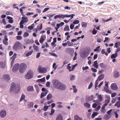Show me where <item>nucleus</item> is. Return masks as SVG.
I'll use <instances>...</instances> for the list:
<instances>
[{"mask_svg": "<svg viewBox=\"0 0 120 120\" xmlns=\"http://www.w3.org/2000/svg\"><path fill=\"white\" fill-rule=\"evenodd\" d=\"M14 89H15V92L16 93H18L20 91V86L18 85L16 86L14 82L12 83L11 84L10 91L11 92H12L14 91Z\"/></svg>", "mask_w": 120, "mask_h": 120, "instance_id": "obj_1", "label": "nucleus"}, {"mask_svg": "<svg viewBox=\"0 0 120 120\" xmlns=\"http://www.w3.org/2000/svg\"><path fill=\"white\" fill-rule=\"evenodd\" d=\"M23 45L21 43L18 41L15 42L13 47V49L14 50L17 51L19 49H22Z\"/></svg>", "mask_w": 120, "mask_h": 120, "instance_id": "obj_2", "label": "nucleus"}, {"mask_svg": "<svg viewBox=\"0 0 120 120\" xmlns=\"http://www.w3.org/2000/svg\"><path fill=\"white\" fill-rule=\"evenodd\" d=\"M53 86L54 87L57 89H59L61 83L58 80L55 79L52 81Z\"/></svg>", "mask_w": 120, "mask_h": 120, "instance_id": "obj_3", "label": "nucleus"}, {"mask_svg": "<svg viewBox=\"0 0 120 120\" xmlns=\"http://www.w3.org/2000/svg\"><path fill=\"white\" fill-rule=\"evenodd\" d=\"M27 68L26 64L24 63H22L20 65V68L19 69V72L21 73H23Z\"/></svg>", "mask_w": 120, "mask_h": 120, "instance_id": "obj_4", "label": "nucleus"}, {"mask_svg": "<svg viewBox=\"0 0 120 120\" xmlns=\"http://www.w3.org/2000/svg\"><path fill=\"white\" fill-rule=\"evenodd\" d=\"M33 76V72L31 70H30L26 75L25 78L27 79H30L32 78Z\"/></svg>", "mask_w": 120, "mask_h": 120, "instance_id": "obj_5", "label": "nucleus"}, {"mask_svg": "<svg viewBox=\"0 0 120 120\" xmlns=\"http://www.w3.org/2000/svg\"><path fill=\"white\" fill-rule=\"evenodd\" d=\"M38 69L40 73H46L47 71V70L45 68H42L41 66V65L38 66Z\"/></svg>", "mask_w": 120, "mask_h": 120, "instance_id": "obj_6", "label": "nucleus"}, {"mask_svg": "<svg viewBox=\"0 0 120 120\" xmlns=\"http://www.w3.org/2000/svg\"><path fill=\"white\" fill-rule=\"evenodd\" d=\"M19 66V64H17L15 65L12 69L13 72H15V71L18 70Z\"/></svg>", "mask_w": 120, "mask_h": 120, "instance_id": "obj_7", "label": "nucleus"}, {"mask_svg": "<svg viewBox=\"0 0 120 120\" xmlns=\"http://www.w3.org/2000/svg\"><path fill=\"white\" fill-rule=\"evenodd\" d=\"M111 89L113 90H116L118 89V87L117 85L115 83H112L111 86Z\"/></svg>", "mask_w": 120, "mask_h": 120, "instance_id": "obj_8", "label": "nucleus"}, {"mask_svg": "<svg viewBox=\"0 0 120 120\" xmlns=\"http://www.w3.org/2000/svg\"><path fill=\"white\" fill-rule=\"evenodd\" d=\"M59 87V90H64L66 89V86L65 85L61 83Z\"/></svg>", "mask_w": 120, "mask_h": 120, "instance_id": "obj_9", "label": "nucleus"}, {"mask_svg": "<svg viewBox=\"0 0 120 120\" xmlns=\"http://www.w3.org/2000/svg\"><path fill=\"white\" fill-rule=\"evenodd\" d=\"M7 36L6 35H5L4 36V39L3 40V42L4 44L5 45H8V43L7 41L8 40V39L7 38Z\"/></svg>", "mask_w": 120, "mask_h": 120, "instance_id": "obj_10", "label": "nucleus"}, {"mask_svg": "<svg viewBox=\"0 0 120 120\" xmlns=\"http://www.w3.org/2000/svg\"><path fill=\"white\" fill-rule=\"evenodd\" d=\"M22 19L21 21L23 23H26L28 21V20L27 17H22Z\"/></svg>", "mask_w": 120, "mask_h": 120, "instance_id": "obj_11", "label": "nucleus"}, {"mask_svg": "<svg viewBox=\"0 0 120 120\" xmlns=\"http://www.w3.org/2000/svg\"><path fill=\"white\" fill-rule=\"evenodd\" d=\"M64 15H63L59 14L58 15H56L55 16L54 18L55 19H56L58 18H62L63 19H64Z\"/></svg>", "mask_w": 120, "mask_h": 120, "instance_id": "obj_12", "label": "nucleus"}, {"mask_svg": "<svg viewBox=\"0 0 120 120\" xmlns=\"http://www.w3.org/2000/svg\"><path fill=\"white\" fill-rule=\"evenodd\" d=\"M56 120H63L62 115L61 114H58L56 118Z\"/></svg>", "mask_w": 120, "mask_h": 120, "instance_id": "obj_13", "label": "nucleus"}, {"mask_svg": "<svg viewBox=\"0 0 120 120\" xmlns=\"http://www.w3.org/2000/svg\"><path fill=\"white\" fill-rule=\"evenodd\" d=\"M1 116L2 117H5L6 115V112L5 111H2L0 112Z\"/></svg>", "mask_w": 120, "mask_h": 120, "instance_id": "obj_14", "label": "nucleus"}, {"mask_svg": "<svg viewBox=\"0 0 120 120\" xmlns=\"http://www.w3.org/2000/svg\"><path fill=\"white\" fill-rule=\"evenodd\" d=\"M106 105L105 104L103 105L101 109V112L102 113H105V106H106Z\"/></svg>", "mask_w": 120, "mask_h": 120, "instance_id": "obj_15", "label": "nucleus"}, {"mask_svg": "<svg viewBox=\"0 0 120 120\" xmlns=\"http://www.w3.org/2000/svg\"><path fill=\"white\" fill-rule=\"evenodd\" d=\"M45 39V35H42L39 41L41 43H43Z\"/></svg>", "mask_w": 120, "mask_h": 120, "instance_id": "obj_16", "label": "nucleus"}, {"mask_svg": "<svg viewBox=\"0 0 120 120\" xmlns=\"http://www.w3.org/2000/svg\"><path fill=\"white\" fill-rule=\"evenodd\" d=\"M120 76V74L119 72L117 71H115L114 72L113 74V76L115 78H117Z\"/></svg>", "mask_w": 120, "mask_h": 120, "instance_id": "obj_17", "label": "nucleus"}, {"mask_svg": "<svg viewBox=\"0 0 120 120\" xmlns=\"http://www.w3.org/2000/svg\"><path fill=\"white\" fill-rule=\"evenodd\" d=\"M94 98V95H91L90 96L86 98V100L88 101L92 100Z\"/></svg>", "mask_w": 120, "mask_h": 120, "instance_id": "obj_18", "label": "nucleus"}, {"mask_svg": "<svg viewBox=\"0 0 120 120\" xmlns=\"http://www.w3.org/2000/svg\"><path fill=\"white\" fill-rule=\"evenodd\" d=\"M3 78L7 80H10V79L9 76L8 75H4L3 76Z\"/></svg>", "mask_w": 120, "mask_h": 120, "instance_id": "obj_19", "label": "nucleus"}, {"mask_svg": "<svg viewBox=\"0 0 120 120\" xmlns=\"http://www.w3.org/2000/svg\"><path fill=\"white\" fill-rule=\"evenodd\" d=\"M75 15L74 14H72L71 15H64V18L65 17L68 18L71 17L70 19V20L71 19H72L73 17V16H75Z\"/></svg>", "mask_w": 120, "mask_h": 120, "instance_id": "obj_20", "label": "nucleus"}, {"mask_svg": "<svg viewBox=\"0 0 120 120\" xmlns=\"http://www.w3.org/2000/svg\"><path fill=\"white\" fill-rule=\"evenodd\" d=\"M48 92V91H46L45 92H42L41 94L40 98H42L43 97L45 96Z\"/></svg>", "mask_w": 120, "mask_h": 120, "instance_id": "obj_21", "label": "nucleus"}, {"mask_svg": "<svg viewBox=\"0 0 120 120\" xmlns=\"http://www.w3.org/2000/svg\"><path fill=\"white\" fill-rule=\"evenodd\" d=\"M92 66L96 68H98V65L97 61L96 60L94 62V64Z\"/></svg>", "mask_w": 120, "mask_h": 120, "instance_id": "obj_22", "label": "nucleus"}, {"mask_svg": "<svg viewBox=\"0 0 120 120\" xmlns=\"http://www.w3.org/2000/svg\"><path fill=\"white\" fill-rule=\"evenodd\" d=\"M75 120H82V119L79 117L77 115H75L74 116Z\"/></svg>", "mask_w": 120, "mask_h": 120, "instance_id": "obj_23", "label": "nucleus"}, {"mask_svg": "<svg viewBox=\"0 0 120 120\" xmlns=\"http://www.w3.org/2000/svg\"><path fill=\"white\" fill-rule=\"evenodd\" d=\"M104 75L103 74H101L98 77V79L99 80H101L103 79L104 78Z\"/></svg>", "mask_w": 120, "mask_h": 120, "instance_id": "obj_24", "label": "nucleus"}, {"mask_svg": "<svg viewBox=\"0 0 120 120\" xmlns=\"http://www.w3.org/2000/svg\"><path fill=\"white\" fill-rule=\"evenodd\" d=\"M28 91H33V87L32 86H28L27 89Z\"/></svg>", "mask_w": 120, "mask_h": 120, "instance_id": "obj_25", "label": "nucleus"}, {"mask_svg": "<svg viewBox=\"0 0 120 120\" xmlns=\"http://www.w3.org/2000/svg\"><path fill=\"white\" fill-rule=\"evenodd\" d=\"M5 67V64L2 61L0 62V67L2 68H4Z\"/></svg>", "mask_w": 120, "mask_h": 120, "instance_id": "obj_26", "label": "nucleus"}, {"mask_svg": "<svg viewBox=\"0 0 120 120\" xmlns=\"http://www.w3.org/2000/svg\"><path fill=\"white\" fill-rule=\"evenodd\" d=\"M118 56L117 53L115 52L114 54H112L111 56V58L112 59H113L114 58H116Z\"/></svg>", "mask_w": 120, "mask_h": 120, "instance_id": "obj_27", "label": "nucleus"}, {"mask_svg": "<svg viewBox=\"0 0 120 120\" xmlns=\"http://www.w3.org/2000/svg\"><path fill=\"white\" fill-rule=\"evenodd\" d=\"M34 104L33 102H30L28 104V107L29 108H31L33 107Z\"/></svg>", "mask_w": 120, "mask_h": 120, "instance_id": "obj_28", "label": "nucleus"}, {"mask_svg": "<svg viewBox=\"0 0 120 120\" xmlns=\"http://www.w3.org/2000/svg\"><path fill=\"white\" fill-rule=\"evenodd\" d=\"M40 27L38 28H37L36 29V32L37 33V30H40L42 29V23L40 24Z\"/></svg>", "mask_w": 120, "mask_h": 120, "instance_id": "obj_29", "label": "nucleus"}, {"mask_svg": "<svg viewBox=\"0 0 120 120\" xmlns=\"http://www.w3.org/2000/svg\"><path fill=\"white\" fill-rule=\"evenodd\" d=\"M88 56V55L87 54V53H82V54H81V56L82 58H85L87 57Z\"/></svg>", "mask_w": 120, "mask_h": 120, "instance_id": "obj_30", "label": "nucleus"}, {"mask_svg": "<svg viewBox=\"0 0 120 120\" xmlns=\"http://www.w3.org/2000/svg\"><path fill=\"white\" fill-rule=\"evenodd\" d=\"M111 117V115L106 114L104 117V119L105 120H107L109 118Z\"/></svg>", "mask_w": 120, "mask_h": 120, "instance_id": "obj_31", "label": "nucleus"}, {"mask_svg": "<svg viewBox=\"0 0 120 120\" xmlns=\"http://www.w3.org/2000/svg\"><path fill=\"white\" fill-rule=\"evenodd\" d=\"M115 106H117L118 108L120 107V101H118L115 104Z\"/></svg>", "mask_w": 120, "mask_h": 120, "instance_id": "obj_32", "label": "nucleus"}, {"mask_svg": "<svg viewBox=\"0 0 120 120\" xmlns=\"http://www.w3.org/2000/svg\"><path fill=\"white\" fill-rule=\"evenodd\" d=\"M98 113L97 112H94L93 113L92 115V118H94V117L95 116L97 115L98 114Z\"/></svg>", "mask_w": 120, "mask_h": 120, "instance_id": "obj_33", "label": "nucleus"}, {"mask_svg": "<svg viewBox=\"0 0 120 120\" xmlns=\"http://www.w3.org/2000/svg\"><path fill=\"white\" fill-rule=\"evenodd\" d=\"M52 97V95L51 94H49L47 96V99L48 100H50V99Z\"/></svg>", "mask_w": 120, "mask_h": 120, "instance_id": "obj_34", "label": "nucleus"}, {"mask_svg": "<svg viewBox=\"0 0 120 120\" xmlns=\"http://www.w3.org/2000/svg\"><path fill=\"white\" fill-rule=\"evenodd\" d=\"M33 50L30 51L29 52H28L26 54V56H28L30 55L32 53H33Z\"/></svg>", "mask_w": 120, "mask_h": 120, "instance_id": "obj_35", "label": "nucleus"}, {"mask_svg": "<svg viewBox=\"0 0 120 120\" xmlns=\"http://www.w3.org/2000/svg\"><path fill=\"white\" fill-rule=\"evenodd\" d=\"M25 95L23 94H22V95L21 98L20 99L19 101L20 102V101H22V100H23L24 99H25Z\"/></svg>", "mask_w": 120, "mask_h": 120, "instance_id": "obj_36", "label": "nucleus"}, {"mask_svg": "<svg viewBox=\"0 0 120 120\" xmlns=\"http://www.w3.org/2000/svg\"><path fill=\"white\" fill-rule=\"evenodd\" d=\"M71 67L69 66H68L67 67V68L68 69L69 71H72L74 70V69H73V67L72 66V68L71 69Z\"/></svg>", "mask_w": 120, "mask_h": 120, "instance_id": "obj_37", "label": "nucleus"}, {"mask_svg": "<svg viewBox=\"0 0 120 120\" xmlns=\"http://www.w3.org/2000/svg\"><path fill=\"white\" fill-rule=\"evenodd\" d=\"M101 52L102 54H105L106 56H107L108 55L107 53L105 51L104 49H102Z\"/></svg>", "mask_w": 120, "mask_h": 120, "instance_id": "obj_38", "label": "nucleus"}, {"mask_svg": "<svg viewBox=\"0 0 120 120\" xmlns=\"http://www.w3.org/2000/svg\"><path fill=\"white\" fill-rule=\"evenodd\" d=\"M84 105L86 107L88 108H90V105L88 103H84Z\"/></svg>", "mask_w": 120, "mask_h": 120, "instance_id": "obj_39", "label": "nucleus"}, {"mask_svg": "<svg viewBox=\"0 0 120 120\" xmlns=\"http://www.w3.org/2000/svg\"><path fill=\"white\" fill-rule=\"evenodd\" d=\"M104 91L107 93H111V92L110 90H109L108 89L105 87L104 88Z\"/></svg>", "mask_w": 120, "mask_h": 120, "instance_id": "obj_40", "label": "nucleus"}, {"mask_svg": "<svg viewBox=\"0 0 120 120\" xmlns=\"http://www.w3.org/2000/svg\"><path fill=\"white\" fill-rule=\"evenodd\" d=\"M100 46H99L97 47L95 49H94V51L95 52H99L101 50V49H99V48H100Z\"/></svg>", "mask_w": 120, "mask_h": 120, "instance_id": "obj_41", "label": "nucleus"}, {"mask_svg": "<svg viewBox=\"0 0 120 120\" xmlns=\"http://www.w3.org/2000/svg\"><path fill=\"white\" fill-rule=\"evenodd\" d=\"M33 48L34 50L36 51H38V46H36L35 45H34L33 46Z\"/></svg>", "mask_w": 120, "mask_h": 120, "instance_id": "obj_42", "label": "nucleus"}, {"mask_svg": "<svg viewBox=\"0 0 120 120\" xmlns=\"http://www.w3.org/2000/svg\"><path fill=\"white\" fill-rule=\"evenodd\" d=\"M98 101H101L102 100V97L101 95H99L98 96Z\"/></svg>", "mask_w": 120, "mask_h": 120, "instance_id": "obj_43", "label": "nucleus"}, {"mask_svg": "<svg viewBox=\"0 0 120 120\" xmlns=\"http://www.w3.org/2000/svg\"><path fill=\"white\" fill-rule=\"evenodd\" d=\"M58 67L57 65H56V64L55 63H54L52 65V68H54V71H55L57 68Z\"/></svg>", "mask_w": 120, "mask_h": 120, "instance_id": "obj_44", "label": "nucleus"}, {"mask_svg": "<svg viewBox=\"0 0 120 120\" xmlns=\"http://www.w3.org/2000/svg\"><path fill=\"white\" fill-rule=\"evenodd\" d=\"M82 26L84 27H86L87 25V23L86 22H83L82 23Z\"/></svg>", "mask_w": 120, "mask_h": 120, "instance_id": "obj_45", "label": "nucleus"}, {"mask_svg": "<svg viewBox=\"0 0 120 120\" xmlns=\"http://www.w3.org/2000/svg\"><path fill=\"white\" fill-rule=\"evenodd\" d=\"M110 100V99H109L105 100V103L104 105H105V104H106V106H107V105L109 103Z\"/></svg>", "mask_w": 120, "mask_h": 120, "instance_id": "obj_46", "label": "nucleus"}, {"mask_svg": "<svg viewBox=\"0 0 120 120\" xmlns=\"http://www.w3.org/2000/svg\"><path fill=\"white\" fill-rule=\"evenodd\" d=\"M72 87L73 89V92L74 93H75L77 92V89L76 88V86L75 85H73L72 86Z\"/></svg>", "mask_w": 120, "mask_h": 120, "instance_id": "obj_47", "label": "nucleus"}, {"mask_svg": "<svg viewBox=\"0 0 120 120\" xmlns=\"http://www.w3.org/2000/svg\"><path fill=\"white\" fill-rule=\"evenodd\" d=\"M49 54L52 56H53L56 57H57V55L54 53L49 52Z\"/></svg>", "mask_w": 120, "mask_h": 120, "instance_id": "obj_48", "label": "nucleus"}, {"mask_svg": "<svg viewBox=\"0 0 120 120\" xmlns=\"http://www.w3.org/2000/svg\"><path fill=\"white\" fill-rule=\"evenodd\" d=\"M29 35L28 33L26 32H24V34L23 37L24 38H26Z\"/></svg>", "mask_w": 120, "mask_h": 120, "instance_id": "obj_49", "label": "nucleus"}, {"mask_svg": "<svg viewBox=\"0 0 120 120\" xmlns=\"http://www.w3.org/2000/svg\"><path fill=\"white\" fill-rule=\"evenodd\" d=\"M64 30L65 31H68L70 30L68 26H66L64 28Z\"/></svg>", "mask_w": 120, "mask_h": 120, "instance_id": "obj_50", "label": "nucleus"}, {"mask_svg": "<svg viewBox=\"0 0 120 120\" xmlns=\"http://www.w3.org/2000/svg\"><path fill=\"white\" fill-rule=\"evenodd\" d=\"M24 23H23L20 21V28L22 29L24 27L23 25V24Z\"/></svg>", "mask_w": 120, "mask_h": 120, "instance_id": "obj_51", "label": "nucleus"}, {"mask_svg": "<svg viewBox=\"0 0 120 120\" xmlns=\"http://www.w3.org/2000/svg\"><path fill=\"white\" fill-rule=\"evenodd\" d=\"M17 56V54L15 53H14L13 56L12 57V60H14L16 58Z\"/></svg>", "mask_w": 120, "mask_h": 120, "instance_id": "obj_52", "label": "nucleus"}, {"mask_svg": "<svg viewBox=\"0 0 120 120\" xmlns=\"http://www.w3.org/2000/svg\"><path fill=\"white\" fill-rule=\"evenodd\" d=\"M55 112V110L53 109H52L51 110V113H50V115H52Z\"/></svg>", "mask_w": 120, "mask_h": 120, "instance_id": "obj_53", "label": "nucleus"}, {"mask_svg": "<svg viewBox=\"0 0 120 120\" xmlns=\"http://www.w3.org/2000/svg\"><path fill=\"white\" fill-rule=\"evenodd\" d=\"M101 108V106L100 105L98 106L95 109V110L96 111H98Z\"/></svg>", "mask_w": 120, "mask_h": 120, "instance_id": "obj_54", "label": "nucleus"}, {"mask_svg": "<svg viewBox=\"0 0 120 120\" xmlns=\"http://www.w3.org/2000/svg\"><path fill=\"white\" fill-rule=\"evenodd\" d=\"M49 9V8H45L44 10L42 11L43 13H44L48 11Z\"/></svg>", "mask_w": 120, "mask_h": 120, "instance_id": "obj_55", "label": "nucleus"}, {"mask_svg": "<svg viewBox=\"0 0 120 120\" xmlns=\"http://www.w3.org/2000/svg\"><path fill=\"white\" fill-rule=\"evenodd\" d=\"M49 108L48 106H45L43 108V110L44 111H46Z\"/></svg>", "mask_w": 120, "mask_h": 120, "instance_id": "obj_56", "label": "nucleus"}, {"mask_svg": "<svg viewBox=\"0 0 120 120\" xmlns=\"http://www.w3.org/2000/svg\"><path fill=\"white\" fill-rule=\"evenodd\" d=\"M79 22V21L78 20H76L74 21L73 22V23L74 24H78Z\"/></svg>", "mask_w": 120, "mask_h": 120, "instance_id": "obj_57", "label": "nucleus"}, {"mask_svg": "<svg viewBox=\"0 0 120 120\" xmlns=\"http://www.w3.org/2000/svg\"><path fill=\"white\" fill-rule=\"evenodd\" d=\"M97 106V105L96 103H94L93 104L92 107L93 108H96Z\"/></svg>", "mask_w": 120, "mask_h": 120, "instance_id": "obj_58", "label": "nucleus"}, {"mask_svg": "<svg viewBox=\"0 0 120 120\" xmlns=\"http://www.w3.org/2000/svg\"><path fill=\"white\" fill-rule=\"evenodd\" d=\"M92 86H93V83L92 82H91L90 83V84L89 85L88 87V89H90V88H91L92 87Z\"/></svg>", "mask_w": 120, "mask_h": 120, "instance_id": "obj_59", "label": "nucleus"}, {"mask_svg": "<svg viewBox=\"0 0 120 120\" xmlns=\"http://www.w3.org/2000/svg\"><path fill=\"white\" fill-rule=\"evenodd\" d=\"M17 39L18 40H20L22 39V38L20 36H17Z\"/></svg>", "mask_w": 120, "mask_h": 120, "instance_id": "obj_60", "label": "nucleus"}, {"mask_svg": "<svg viewBox=\"0 0 120 120\" xmlns=\"http://www.w3.org/2000/svg\"><path fill=\"white\" fill-rule=\"evenodd\" d=\"M28 29L30 30H32L34 28V27L33 26H32V25L31 26H29L28 27Z\"/></svg>", "mask_w": 120, "mask_h": 120, "instance_id": "obj_61", "label": "nucleus"}, {"mask_svg": "<svg viewBox=\"0 0 120 120\" xmlns=\"http://www.w3.org/2000/svg\"><path fill=\"white\" fill-rule=\"evenodd\" d=\"M116 98H113L112 99V103H114L116 101Z\"/></svg>", "mask_w": 120, "mask_h": 120, "instance_id": "obj_62", "label": "nucleus"}, {"mask_svg": "<svg viewBox=\"0 0 120 120\" xmlns=\"http://www.w3.org/2000/svg\"><path fill=\"white\" fill-rule=\"evenodd\" d=\"M100 66L101 67L105 68V66L103 63H101L99 64Z\"/></svg>", "mask_w": 120, "mask_h": 120, "instance_id": "obj_63", "label": "nucleus"}, {"mask_svg": "<svg viewBox=\"0 0 120 120\" xmlns=\"http://www.w3.org/2000/svg\"><path fill=\"white\" fill-rule=\"evenodd\" d=\"M91 70L93 72H97V70L94 68H91Z\"/></svg>", "mask_w": 120, "mask_h": 120, "instance_id": "obj_64", "label": "nucleus"}]
</instances>
